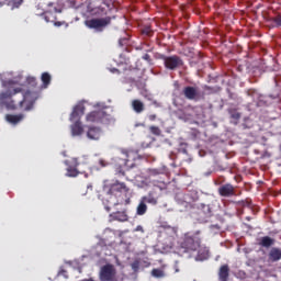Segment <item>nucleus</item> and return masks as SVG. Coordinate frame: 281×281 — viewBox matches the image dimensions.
Instances as JSON below:
<instances>
[{
	"label": "nucleus",
	"mask_w": 281,
	"mask_h": 281,
	"mask_svg": "<svg viewBox=\"0 0 281 281\" xmlns=\"http://www.w3.org/2000/svg\"><path fill=\"white\" fill-rule=\"evenodd\" d=\"M0 80L2 82L3 89L5 92L0 93V106H5V109L14 110L16 104L12 101V95L23 92V100L19 102L21 109L24 111H31L34 106V102L38 99L36 92L30 91V87H36V78L25 77L19 75L18 77L12 78V74L5 72L0 75Z\"/></svg>",
	"instance_id": "nucleus-1"
},
{
	"label": "nucleus",
	"mask_w": 281,
	"mask_h": 281,
	"mask_svg": "<svg viewBox=\"0 0 281 281\" xmlns=\"http://www.w3.org/2000/svg\"><path fill=\"white\" fill-rule=\"evenodd\" d=\"M120 192H128L126 184L124 182L115 181L109 183V181H104L103 184V205H105L106 212H111L110 205H117V193Z\"/></svg>",
	"instance_id": "nucleus-2"
},
{
	"label": "nucleus",
	"mask_w": 281,
	"mask_h": 281,
	"mask_svg": "<svg viewBox=\"0 0 281 281\" xmlns=\"http://www.w3.org/2000/svg\"><path fill=\"white\" fill-rule=\"evenodd\" d=\"M199 247H201V239L190 234H186L177 245L170 246V248L173 249L176 254H179V256H183V254H192V251H196Z\"/></svg>",
	"instance_id": "nucleus-3"
},
{
	"label": "nucleus",
	"mask_w": 281,
	"mask_h": 281,
	"mask_svg": "<svg viewBox=\"0 0 281 281\" xmlns=\"http://www.w3.org/2000/svg\"><path fill=\"white\" fill-rule=\"evenodd\" d=\"M85 115V105L82 103H78L70 114V122H74L71 125V136L80 137L82 135V124L80 123V117Z\"/></svg>",
	"instance_id": "nucleus-4"
},
{
	"label": "nucleus",
	"mask_w": 281,
	"mask_h": 281,
	"mask_svg": "<svg viewBox=\"0 0 281 281\" xmlns=\"http://www.w3.org/2000/svg\"><path fill=\"white\" fill-rule=\"evenodd\" d=\"M94 108L100 110L92 111L87 114L86 122H91L92 124H109L111 116L104 111V109H106V104L97 103Z\"/></svg>",
	"instance_id": "nucleus-5"
},
{
	"label": "nucleus",
	"mask_w": 281,
	"mask_h": 281,
	"mask_svg": "<svg viewBox=\"0 0 281 281\" xmlns=\"http://www.w3.org/2000/svg\"><path fill=\"white\" fill-rule=\"evenodd\" d=\"M100 281H117V269L111 263L101 267L99 271Z\"/></svg>",
	"instance_id": "nucleus-6"
},
{
	"label": "nucleus",
	"mask_w": 281,
	"mask_h": 281,
	"mask_svg": "<svg viewBox=\"0 0 281 281\" xmlns=\"http://www.w3.org/2000/svg\"><path fill=\"white\" fill-rule=\"evenodd\" d=\"M111 23V18H103V19H92V20H87L85 24L87 27L90 30H97V32H101L102 27H106Z\"/></svg>",
	"instance_id": "nucleus-7"
},
{
	"label": "nucleus",
	"mask_w": 281,
	"mask_h": 281,
	"mask_svg": "<svg viewBox=\"0 0 281 281\" xmlns=\"http://www.w3.org/2000/svg\"><path fill=\"white\" fill-rule=\"evenodd\" d=\"M181 65H183V61L181 60V58H179L177 56H171V57L165 58V67L167 69L175 70V69H177V67H181Z\"/></svg>",
	"instance_id": "nucleus-8"
},
{
	"label": "nucleus",
	"mask_w": 281,
	"mask_h": 281,
	"mask_svg": "<svg viewBox=\"0 0 281 281\" xmlns=\"http://www.w3.org/2000/svg\"><path fill=\"white\" fill-rule=\"evenodd\" d=\"M183 94L187 98V100H196L199 98V88L196 87H186L183 89Z\"/></svg>",
	"instance_id": "nucleus-9"
},
{
	"label": "nucleus",
	"mask_w": 281,
	"mask_h": 281,
	"mask_svg": "<svg viewBox=\"0 0 281 281\" xmlns=\"http://www.w3.org/2000/svg\"><path fill=\"white\" fill-rule=\"evenodd\" d=\"M88 139L98 140L102 137V130L100 127H90L87 132Z\"/></svg>",
	"instance_id": "nucleus-10"
},
{
	"label": "nucleus",
	"mask_w": 281,
	"mask_h": 281,
	"mask_svg": "<svg viewBox=\"0 0 281 281\" xmlns=\"http://www.w3.org/2000/svg\"><path fill=\"white\" fill-rule=\"evenodd\" d=\"M112 221H119L121 223H126L128 221V214L125 211H119L116 213L110 214Z\"/></svg>",
	"instance_id": "nucleus-11"
},
{
	"label": "nucleus",
	"mask_w": 281,
	"mask_h": 281,
	"mask_svg": "<svg viewBox=\"0 0 281 281\" xmlns=\"http://www.w3.org/2000/svg\"><path fill=\"white\" fill-rule=\"evenodd\" d=\"M198 256L195 257V260H207V258H210V249L205 246H200L198 248Z\"/></svg>",
	"instance_id": "nucleus-12"
},
{
	"label": "nucleus",
	"mask_w": 281,
	"mask_h": 281,
	"mask_svg": "<svg viewBox=\"0 0 281 281\" xmlns=\"http://www.w3.org/2000/svg\"><path fill=\"white\" fill-rule=\"evenodd\" d=\"M218 192L221 196H234V186L224 184L220 187Z\"/></svg>",
	"instance_id": "nucleus-13"
},
{
	"label": "nucleus",
	"mask_w": 281,
	"mask_h": 281,
	"mask_svg": "<svg viewBox=\"0 0 281 281\" xmlns=\"http://www.w3.org/2000/svg\"><path fill=\"white\" fill-rule=\"evenodd\" d=\"M23 117H24L23 114H18V115L7 114L5 115L7 122H9V124H12L13 126H16V124H19V122H22Z\"/></svg>",
	"instance_id": "nucleus-14"
},
{
	"label": "nucleus",
	"mask_w": 281,
	"mask_h": 281,
	"mask_svg": "<svg viewBox=\"0 0 281 281\" xmlns=\"http://www.w3.org/2000/svg\"><path fill=\"white\" fill-rule=\"evenodd\" d=\"M142 201L146 204L148 203L149 205H157L159 203V199L153 194V192H149L147 195L140 198Z\"/></svg>",
	"instance_id": "nucleus-15"
},
{
	"label": "nucleus",
	"mask_w": 281,
	"mask_h": 281,
	"mask_svg": "<svg viewBox=\"0 0 281 281\" xmlns=\"http://www.w3.org/2000/svg\"><path fill=\"white\" fill-rule=\"evenodd\" d=\"M132 109L135 113H144V109H146V106L144 105V102L135 99L132 101Z\"/></svg>",
	"instance_id": "nucleus-16"
},
{
	"label": "nucleus",
	"mask_w": 281,
	"mask_h": 281,
	"mask_svg": "<svg viewBox=\"0 0 281 281\" xmlns=\"http://www.w3.org/2000/svg\"><path fill=\"white\" fill-rule=\"evenodd\" d=\"M218 278L220 281H227L229 278V267H227V265H224L220 268Z\"/></svg>",
	"instance_id": "nucleus-17"
},
{
	"label": "nucleus",
	"mask_w": 281,
	"mask_h": 281,
	"mask_svg": "<svg viewBox=\"0 0 281 281\" xmlns=\"http://www.w3.org/2000/svg\"><path fill=\"white\" fill-rule=\"evenodd\" d=\"M146 212H148V205H146L142 199L136 207V214L137 216H144V214H146Z\"/></svg>",
	"instance_id": "nucleus-18"
},
{
	"label": "nucleus",
	"mask_w": 281,
	"mask_h": 281,
	"mask_svg": "<svg viewBox=\"0 0 281 281\" xmlns=\"http://www.w3.org/2000/svg\"><path fill=\"white\" fill-rule=\"evenodd\" d=\"M270 260L278 262L281 260V250L279 248H272L269 254Z\"/></svg>",
	"instance_id": "nucleus-19"
},
{
	"label": "nucleus",
	"mask_w": 281,
	"mask_h": 281,
	"mask_svg": "<svg viewBox=\"0 0 281 281\" xmlns=\"http://www.w3.org/2000/svg\"><path fill=\"white\" fill-rule=\"evenodd\" d=\"M42 82H43V88L47 89V87H49V83L52 82V76L48 72H43Z\"/></svg>",
	"instance_id": "nucleus-20"
},
{
	"label": "nucleus",
	"mask_w": 281,
	"mask_h": 281,
	"mask_svg": "<svg viewBox=\"0 0 281 281\" xmlns=\"http://www.w3.org/2000/svg\"><path fill=\"white\" fill-rule=\"evenodd\" d=\"M153 278H166V272L161 268H155L151 270Z\"/></svg>",
	"instance_id": "nucleus-21"
},
{
	"label": "nucleus",
	"mask_w": 281,
	"mask_h": 281,
	"mask_svg": "<svg viewBox=\"0 0 281 281\" xmlns=\"http://www.w3.org/2000/svg\"><path fill=\"white\" fill-rule=\"evenodd\" d=\"M259 245H261V247H271V245H273V239L269 236L262 237Z\"/></svg>",
	"instance_id": "nucleus-22"
},
{
	"label": "nucleus",
	"mask_w": 281,
	"mask_h": 281,
	"mask_svg": "<svg viewBox=\"0 0 281 281\" xmlns=\"http://www.w3.org/2000/svg\"><path fill=\"white\" fill-rule=\"evenodd\" d=\"M44 20L46 21V23H54V21H56V15L47 11L44 13Z\"/></svg>",
	"instance_id": "nucleus-23"
},
{
	"label": "nucleus",
	"mask_w": 281,
	"mask_h": 281,
	"mask_svg": "<svg viewBox=\"0 0 281 281\" xmlns=\"http://www.w3.org/2000/svg\"><path fill=\"white\" fill-rule=\"evenodd\" d=\"M66 177H78V170L71 167V165H68Z\"/></svg>",
	"instance_id": "nucleus-24"
},
{
	"label": "nucleus",
	"mask_w": 281,
	"mask_h": 281,
	"mask_svg": "<svg viewBox=\"0 0 281 281\" xmlns=\"http://www.w3.org/2000/svg\"><path fill=\"white\" fill-rule=\"evenodd\" d=\"M202 212H204V214L206 216H211L212 215V209L210 207V205L202 204Z\"/></svg>",
	"instance_id": "nucleus-25"
},
{
	"label": "nucleus",
	"mask_w": 281,
	"mask_h": 281,
	"mask_svg": "<svg viewBox=\"0 0 281 281\" xmlns=\"http://www.w3.org/2000/svg\"><path fill=\"white\" fill-rule=\"evenodd\" d=\"M150 133H153V135H161V130L158 126H150L149 127Z\"/></svg>",
	"instance_id": "nucleus-26"
},
{
	"label": "nucleus",
	"mask_w": 281,
	"mask_h": 281,
	"mask_svg": "<svg viewBox=\"0 0 281 281\" xmlns=\"http://www.w3.org/2000/svg\"><path fill=\"white\" fill-rule=\"evenodd\" d=\"M142 32L145 36H150V34H153V29L150 26H145Z\"/></svg>",
	"instance_id": "nucleus-27"
},
{
	"label": "nucleus",
	"mask_w": 281,
	"mask_h": 281,
	"mask_svg": "<svg viewBox=\"0 0 281 281\" xmlns=\"http://www.w3.org/2000/svg\"><path fill=\"white\" fill-rule=\"evenodd\" d=\"M122 154L124 155L123 164H124V165H126V159H128V151H127V150L122 149Z\"/></svg>",
	"instance_id": "nucleus-28"
},
{
	"label": "nucleus",
	"mask_w": 281,
	"mask_h": 281,
	"mask_svg": "<svg viewBox=\"0 0 281 281\" xmlns=\"http://www.w3.org/2000/svg\"><path fill=\"white\" fill-rule=\"evenodd\" d=\"M126 43H128V38H121V40L119 41V45H120L121 47H124V45H126Z\"/></svg>",
	"instance_id": "nucleus-29"
},
{
	"label": "nucleus",
	"mask_w": 281,
	"mask_h": 281,
	"mask_svg": "<svg viewBox=\"0 0 281 281\" xmlns=\"http://www.w3.org/2000/svg\"><path fill=\"white\" fill-rule=\"evenodd\" d=\"M231 115H232L233 120H240V113H238V112H233Z\"/></svg>",
	"instance_id": "nucleus-30"
},
{
	"label": "nucleus",
	"mask_w": 281,
	"mask_h": 281,
	"mask_svg": "<svg viewBox=\"0 0 281 281\" xmlns=\"http://www.w3.org/2000/svg\"><path fill=\"white\" fill-rule=\"evenodd\" d=\"M58 276H63V277H65V278H68L67 271H65L64 269H60V270H59Z\"/></svg>",
	"instance_id": "nucleus-31"
},
{
	"label": "nucleus",
	"mask_w": 281,
	"mask_h": 281,
	"mask_svg": "<svg viewBox=\"0 0 281 281\" xmlns=\"http://www.w3.org/2000/svg\"><path fill=\"white\" fill-rule=\"evenodd\" d=\"M274 23L281 26V15L274 18Z\"/></svg>",
	"instance_id": "nucleus-32"
},
{
	"label": "nucleus",
	"mask_w": 281,
	"mask_h": 281,
	"mask_svg": "<svg viewBox=\"0 0 281 281\" xmlns=\"http://www.w3.org/2000/svg\"><path fill=\"white\" fill-rule=\"evenodd\" d=\"M148 117H149L150 122H155V120H157V115H155V114H150Z\"/></svg>",
	"instance_id": "nucleus-33"
},
{
	"label": "nucleus",
	"mask_w": 281,
	"mask_h": 281,
	"mask_svg": "<svg viewBox=\"0 0 281 281\" xmlns=\"http://www.w3.org/2000/svg\"><path fill=\"white\" fill-rule=\"evenodd\" d=\"M143 59H144V60H147V61L149 63V61H150V55L145 54V55L143 56Z\"/></svg>",
	"instance_id": "nucleus-34"
},
{
	"label": "nucleus",
	"mask_w": 281,
	"mask_h": 281,
	"mask_svg": "<svg viewBox=\"0 0 281 281\" xmlns=\"http://www.w3.org/2000/svg\"><path fill=\"white\" fill-rule=\"evenodd\" d=\"M135 232H144V227H142L140 225H138V226L135 228Z\"/></svg>",
	"instance_id": "nucleus-35"
},
{
	"label": "nucleus",
	"mask_w": 281,
	"mask_h": 281,
	"mask_svg": "<svg viewBox=\"0 0 281 281\" xmlns=\"http://www.w3.org/2000/svg\"><path fill=\"white\" fill-rule=\"evenodd\" d=\"M99 164H100V166H102V168H104L106 166V162L104 160H100Z\"/></svg>",
	"instance_id": "nucleus-36"
},
{
	"label": "nucleus",
	"mask_w": 281,
	"mask_h": 281,
	"mask_svg": "<svg viewBox=\"0 0 281 281\" xmlns=\"http://www.w3.org/2000/svg\"><path fill=\"white\" fill-rule=\"evenodd\" d=\"M72 166H78V159L76 158L72 159Z\"/></svg>",
	"instance_id": "nucleus-37"
},
{
	"label": "nucleus",
	"mask_w": 281,
	"mask_h": 281,
	"mask_svg": "<svg viewBox=\"0 0 281 281\" xmlns=\"http://www.w3.org/2000/svg\"><path fill=\"white\" fill-rule=\"evenodd\" d=\"M186 203H190V199H188V195H184Z\"/></svg>",
	"instance_id": "nucleus-38"
},
{
	"label": "nucleus",
	"mask_w": 281,
	"mask_h": 281,
	"mask_svg": "<svg viewBox=\"0 0 281 281\" xmlns=\"http://www.w3.org/2000/svg\"><path fill=\"white\" fill-rule=\"evenodd\" d=\"M175 270H176V273H179V267L177 265L175 266Z\"/></svg>",
	"instance_id": "nucleus-39"
},
{
	"label": "nucleus",
	"mask_w": 281,
	"mask_h": 281,
	"mask_svg": "<svg viewBox=\"0 0 281 281\" xmlns=\"http://www.w3.org/2000/svg\"><path fill=\"white\" fill-rule=\"evenodd\" d=\"M55 25H56L57 27H60V22H55Z\"/></svg>",
	"instance_id": "nucleus-40"
},
{
	"label": "nucleus",
	"mask_w": 281,
	"mask_h": 281,
	"mask_svg": "<svg viewBox=\"0 0 281 281\" xmlns=\"http://www.w3.org/2000/svg\"><path fill=\"white\" fill-rule=\"evenodd\" d=\"M65 164H66V166H69V160H66Z\"/></svg>",
	"instance_id": "nucleus-41"
},
{
	"label": "nucleus",
	"mask_w": 281,
	"mask_h": 281,
	"mask_svg": "<svg viewBox=\"0 0 281 281\" xmlns=\"http://www.w3.org/2000/svg\"><path fill=\"white\" fill-rule=\"evenodd\" d=\"M3 1H4V0H0V5H3Z\"/></svg>",
	"instance_id": "nucleus-42"
},
{
	"label": "nucleus",
	"mask_w": 281,
	"mask_h": 281,
	"mask_svg": "<svg viewBox=\"0 0 281 281\" xmlns=\"http://www.w3.org/2000/svg\"><path fill=\"white\" fill-rule=\"evenodd\" d=\"M55 12H58V10L54 9Z\"/></svg>",
	"instance_id": "nucleus-43"
},
{
	"label": "nucleus",
	"mask_w": 281,
	"mask_h": 281,
	"mask_svg": "<svg viewBox=\"0 0 281 281\" xmlns=\"http://www.w3.org/2000/svg\"><path fill=\"white\" fill-rule=\"evenodd\" d=\"M133 269H135V263L133 265Z\"/></svg>",
	"instance_id": "nucleus-44"
},
{
	"label": "nucleus",
	"mask_w": 281,
	"mask_h": 281,
	"mask_svg": "<svg viewBox=\"0 0 281 281\" xmlns=\"http://www.w3.org/2000/svg\"><path fill=\"white\" fill-rule=\"evenodd\" d=\"M143 97H145V98H146V94H143Z\"/></svg>",
	"instance_id": "nucleus-45"
}]
</instances>
